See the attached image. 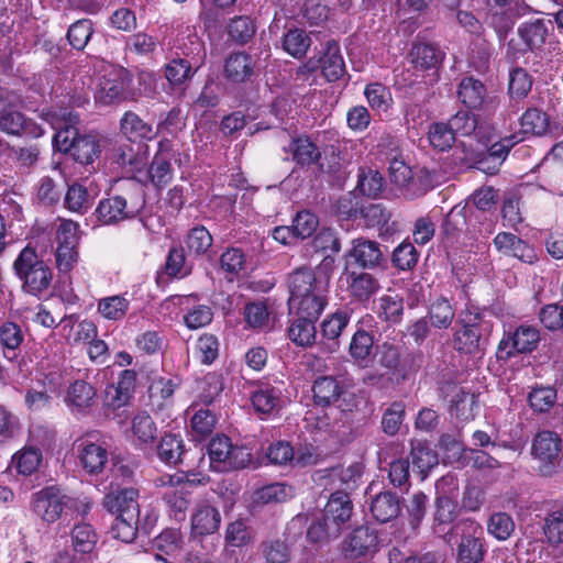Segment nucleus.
Here are the masks:
<instances>
[{
    "label": "nucleus",
    "instance_id": "1",
    "mask_svg": "<svg viewBox=\"0 0 563 563\" xmlns=\"http://www.w3.org/2000/svg\"><path fill=\"white\" fill-rule=\"evenodd\" d=\"M289 306L297 313L319 318L328 305L329 280L311 268L300 267L288 276Z\"/></svg>",
    "mask_w": 563,
    "mask_h": 563
},
{
    "label": "nucleus",
    "instance_id": "2",
    "mask_svg": "<svg viewBox=\"0 0 563 563\" xmlns=\"http://www.w3.org/2000/svg\"><path fill=\"white\" fill-rule=\"evenodd\" d=\"M459 329L453 334L454 349L464 354L484 352L493 331L490 321L476 308H466L457 319Z\"/></svg>",
    "mask_w": 563,
    "mask_h": 563
},
{
    "label": "nucleus",
    "instance_id": "3",
    "mask_svg": "<svg viewBox=\"0 0 563 563\" xmlns=\"http://www.w3.org/2000/svg\"><path fill=\"white\" fill-rule=\"evenodd\" d=\"M12 268L21 282L22 290L33 296H38L48 289L53 279L52 269L30 244L21 250Z\"/></svg>",
    "mask_w": 563,
    "mask_h": 563
},
{
    "label": "nucleus",
    "instance_id": "4",
    "mask_svg": "<svg viewBox=\"0 0 563 563\" xmlns=\"http://www.w3.org/2000/svg\"><path fill=\"white\" fill-rule=\"evenodd\" d=\"M563 442L560 434L552 430L537 432L531 443V455L539 462V471L544 476L563 472Z\"/></svg>",
    "mask_w": 563,
    "mask_h": 563
},
{
    "label": "nucleus",
    "instance_id": "5",
    "mask_svg": "<svg viewBox=\"0 0 563 563\" xmlns=\"http://www.w3.org/2000/svg\"><path fill=\"white\" fill-rule=\"evenodd\" d=\"M452 533L460 534L456 541V563H482L487 553V545L483 529L474 521H461L455 523Z\"/></svg>",
    "mask_w": 563,
    "mask_h": 563
},
{
    "label": "nucleus",
    "instance_id": "6",
    "mask_svg": "<svg viewBox=\"0 0 563 563\" xmlns=\"http://www.w3.org/2000/svg\"><path fill=\"white\" fill-rule=\"evenodd\" d=\"M210 466L219 472L246 467L252 455L246 448L233 445L230 438L218 434L208 444Z\"/></svg>",
    "mask_w": 563,
    "mask_h": 563
},
{
    "label": "nucleus",
    "instance_id": "7",
    "mask_svg": "<svg viewBox=\"0 0 563 563\" xmlns=\"http://www.w3.org/2000/svg\"><path fill=\"white\" fill-rule=\"evenodd\" d=\"M42 118L56 131L53 137L54 146L59 152L69 153L81 136L76 129L79 122L78 115L74 114L69 108H59L43 112Z\"/></svg>",
    "mask_w": 563,
    "mask_h": 563
},
{
    "label": "nucleus",
    "instance_id": "8",
    "mask_svg": "<svg viewBox=\"0 0 563 563\" xmlns=\"http://www.w3.org/2000/svg\"><path fill=\"white\" fill-rule=\"evenodd\" d=\"M19 97L13 91L10 104L0 103V132L10 136L37 139L44 134L41 125L16 110Z\"/></svg>",
    "mask_w": 563,
    "mask_h": 563
},
{
    "label": "nucleus",
    "instance_id": "9",
    "mask_svg": "<svg viewBox=\"0 0 563 563\" xmlns=\"http://www.w3.org/2000/svg\"><path fill=\"white\" fill-rule=\"evenodd\" d=\"M131 78L122 67H110L100 77L95 92V100L102 106L120 103L128 99Z\"/></svg>",
    "mask_w": 563,
    "mask_h": 563
},
{
    "label": "nucleus",
    "instance_id": "10",
    "mask_svg": "<svg viewBox=\"0 0 563 563\" xmlns=\"http://www.w3.org/2000/svg\"><path fill=\"white\" fill-rule=\"evenodd\" d=\"M540 342V332L532 325H519L504 333L497 347V358L508 361L517 354L531 353Z\"/></svg>",
    "mask_w": 563,
    "mask_h": 563
},
{
    "label": "nucleus",
    "instance_id": "11",
    "mask_svg": "<svg viewBox=\"0 0 563 563\" xmlns=\"http://www.w3.org/2000/svg\"><path fill=\"white\" fill-rule=\"evenodd\" d=\"M82 468L89 474L103 471L108 462V451L102 435L98 431L86 433L75 442Z\"/></svg>",
    "mask_w": 563,
    "mask_h": 563
},
{
    "label": "nucleus",
    "instance_id": "12",
    "mask_svg": "<svg viewBox=\"0 0 563 563\" xmlns=\"http://www.w3.org/2000/svg\"><path fill=\"white\" fill-rule=\"evenodd\" d=\"M143 205L129 203L121 195L103 198L93 211L99 225H117L125 220L137 217Z\"/></svg>",
    "mask_w": 563,
    "mask_h": 563
},
{
    "label": "nucleus",
    "instance_id": "13",
    "mask_svg": "<svg viewBox=\"0 0 563 563\" xmlns=\"http://www.w3.org/2000/svg\"><path fill=\"white\" fill-rule=\"evenodd\" d=\"M33 512L47 523L57 521L66 511V494L55 486L46 487L32 496Z\"/></svg>",
    "mask_w": 563,
    "mask_h": 563
},
{
    "label": "nucleus",
    "instance_id": "14",
    "mask_svg": "<svg viewBox=\"0 0 563 563\" xmlns=\"http://www.w3.org/2000/svg\"><path fill=\"white\" fill-rule=\"evenodd\" d=\"M196 53L184 58H174L165 66V77L173 86H180L190 80L205 64L206 48L202 43L196 45Z\"/></svg>",
    "mask_w": 563,
    "mask_h": 563
},
{
    "label": "nucleus",
    "instance_id": "15",
    "mask_svg": "<svg viewBox=\"0 0 563 563\" xmlns=\"http://www.w3.org/2000/svg\"><path fill=\"white\" fill-rule=\"evenodd\" d=\"M378 536L369 527L355 528L342 542V553L346 559L355 560L377 551Z\"/></svg>",
    "mask_w": 563,
    "mask_h": 563
},
{
    "label": "nucleus",
    "instance_id": "16",
    "mask_svg": "<svg viewBox=\"0 0 563 563\" xmlns=\"http://www.w3.org/2000/svg\"><path fill=\"white\" fill-rule=\"evenodd\" d=\"M349 256L353 260L354 264L363 269L379 268L386 263L380 244L365 238H358L352 241Z\"/></svg>",
    "mask_w": 563,
    "mask_h": 563
},
{
    "label": "nucleus",
    "instance_id": "17",
    "mask_svg": "<svg viewBox=\"0 0 563 563\" xmlns=\"http://www.w3.org/2000/svg\"><path fill=\"white\" fill-rule=\"evenodd\" d=\"M553 30L554 26L551 20L536 19L522 23L517 32L527 49L536 53L542 49Z\"/></svg>",
    "mask_w": 563,
    "mask_h": 563
},
{
    "label": "nucleus",
    "instance_id": "18",
    "mask_svg": "<svg viewBox=\"0 0 563 563\" xmlns=\"http://www.w3.org/2000/svg\"><path fill=\"white\" fill-rule=\"evenodd\" d=\"M221 516L218 509L208 501H199L191 516V532L202 537L214 533L220 526Z\"/></svg>",
    "mask_w": 563,
    "mask_h": 563
},
{
    "label": "nucleus",
    "instance_id": "19",
    "mask_svg": "<svg viewBox=\"0 0 563 563\" xmlns=\"http://www.w3.org/2000/svg\"><path fill=\"white\" fill-rule=\"evenodd\" d=\"M143 145L132 142L122 143L113 146L110 152V159L128 174H133L142 169L145 165V157L141 153Z\"/></svg>",
    "mask_w": 563,
    "mask_h": 563
},
{
    "label": "nucleus",
    "instance_id": "20",
    "mask_svg": "<svg viewBox=\"0 0 563 563\" xmlns=\"http://www.w3.org/2000/svg\"><path fill=\"white\" fill-rule=\"evenodd\" d=\"M495 247L507 256H514L525 263L537 260L534 250L525 241L510 232H499L494 239Z\"/></svg>",
    "mask_w": 563,
    "mask_h": 563
},
{
    "label": "nucleus",
    "instance_id": "21",
    "mask_svg": "<svg viewBox=\"0 0 563 563\" xmlns=\"http://www.w3.org/2000/svg\"><path fill=\"white\" fill-rule=\"evenodd\" d=\"M137 496V490L132 487L112 489L104 496L102 505L109 512L117 516L128 515L130 511L132 515L140 514Z\"/></svg>",
    "mask_w": 563,
    "mask_h": 563
},
{
    "label": "nucleus",
    "instance_id": "22",
    "mask_svg": "<svg viewBox=\"0 0 563 563\" xmlns=\"http://www.w3.org/2000/svg\"><path fill=\"white\" fill-rule=\"evenodd\" d=\"M347 291L358 302L368 301L380 288L378 279L365 272L346 273Z\"/></svg>",
    "mask_w": 563,
    "mask_h": 563
},
{
    "label": "nucleus",
    "instance_id": "23",
    "mask_svg": "<svg viewBox=\"0 0 563 563\" xmlns=\"http://www.w3.org/2000/svg\"><path fill=\"white\" fill-rule=\"evenodd\" d=\"M410 62L419 70H437L442 65L445 53L432 43H415L409 53Z\"/></svg>",
    "mask_w": 563,
    "mask_h": 563
},
{
    "label": "nucleus",
    "instance_id": "24",
    "mask_svg": "<svg viewBox=\"0 0 563 563\" xmlns=\"http://www.w3.org/2000/svg\"><path fill=\"white\" fill-rule=\"evenodd\" d=\"M353 505L350 496L343 492L331 494L324 510L323 517L341 532L344 525L351 519Z\"/></svg>",
    "mask_w": 563,
    "mask_h": 563
},
{
    "label": "nucleus",
    "instance_id": "25",
    "mask_svg": "<svg viewBox=\"0 0 563 563\" xmlns=\"http://www.w3.org/2000/svg\"><path fill=\"white\" fill-rule=\"evenodd\" d=\"M319 318H312L306 313H297L290 322L287 333L291 342L297 346L308 347L316 343L317 329L316 321Z\"/></svg>",
    "mask_w": 563,
    "mask_h": 563
},
{
    "label": "nucleus",
    "instance_id": "26",
    "mask_svg": "<svg viewBox=\"0 0 563 563\" xmlns=\"http://www.w3.org/2000/svg\"><path fill=\"white\" fill-rule=\"evenodd\" d=\"M254 58L246 52L231 53L224 63L225 77L233 82H244L254 75Z\"/></svg>",
    "mask_w": 563,
    "mask_h": 563
},
{
    "label": "nucleus",
    "instance_id": "27",
    "mask_svg": "<svg viewBox=\"0 0 563 563\" xmlns=\"http://www.w3.org/2000/svg\"><path fill=\"white\" fill-rule=\"evenodd\" d=\"M122 134L132 143L141 144L142 141L152 140L156 132L152 124L145 122L133 111H126L120 120Z\"/></svg>",
    "mask_w": 563,
    "mask_h": 563
},
{
    "label": "nucleus",
    "instance_id": "28",
    "mask_svg": "<svg viewBox=\"0 0 563 563\" xmlns=\"http://www.w3.org/2000/svg\"><path fill=\"white\" fill-rule=\"evenodd\" d=\"M141 514H133L130 511L128 515L117 516L112 523L113 536L125 542H132L136 538L139 529H143L145 533H150V517H147L143 525L140 519Z\"/></svg>",
    "mask_w": 563,
    "mask_h": 563
},
{
    "label": "nucleus",
    "instance_id": "29",
    "mask_svg": "<svg viewBox=\"0 0 563 563\" xmlns=\"http://www.w3.org/2000/svg\"><path fill=\"white\" fill-rule=\"evenodd\" d=\"M318 62L319 68H321L322 75L328 81H336L346 73L340 46L335 41L327 43L325 52Z\"/></svg>",
    "mask_w": 563,
    "mask_h": 563
},
{
    "label": "nucleus",
    "instance_id": "30",
    "mask_svg": "<svg viewBox=\"0 0 563 563\" xmlns=\"http://www.w3.org/2000/svg\"><path fill=\"white\" fill-rule=\"evenodd\" d=\"M96 396L91 384L77 379L68 387L65 401L71 411L82 412L95 404Z\"/></svg>",
    "mask_w": 563,
    "mask_h": 563
},
{
    "label": "nucleus",
    "instance_id": "31",
    "mask_svg": "<svg viewBox=\"0 0 563 563\" xmlns=\"http://www.w3.org/2000/svg\"><path fill=\"white\" fill-rule=\"evenodd\" d=\"M400 510L399 496L389 490L377 494L371 501V512L382 523L397 518Z\"/></svg>",
    "mask_w": 563,
    "mask_h": 563
},
{
    "label": "nucleus",
    "instance_id": "32",
    "mask_svg": "<svg viewBox=\"0 0 563 563\" xmlns=\"http://www.w3.org/2000/svg\"><path fill=\"white\" fill-rule=\"evenodd\" d=\"M374 351V338L363 328L357 329L349 344V355L358 366L368 365Z\"/></svg>",
    "mask_w": 563,
    "mask_h": 563
},
{
    "label": "nucleus",
    "instance_id": "33",
    "mask_svg": "<svg viewBox=\"0 0 563 563\" xmlns=\"http://www.w3.org/2000/svg\"><path fill=\"white\" fill-rule=\"evenodd\" d=\"M24 339V332L18 323L12 321L0 323V345L7 360H16Z\"/></svg>",
    "mask_w": 563,
    "mask_h": 563
},
{
    "label": "nucleus",
    "instance_id": "34",
    "mask_svg": "<svg viewBox=\"0 0 563 563\" xmlns=\"http://www.w3.org/2000/svg\"><path fill=\"white\" fill-rule=\"evenodd\" d=\"M434 329L446 330L455 319V309L444 296H438L430 300L426 316Z\"/></svg>",
    "mask_w": 563,
    "mask_h": 563
},
{
    "label": "nucleus",
    "instance_id": "35",
    "mask_svg": "<svg viewBox=\"0 0 563 563\" xmlns=\"http://www.w3.org/2000/svg\"><path fill=\"white\" fill-rule=\"evenodd\" d=\"M457 98L468 109H479L487 99L486 88L482 81L465 77L459 85Z\"/></svg>",
    "mask_w": 563,
    "mask_h": 563
},
{
    "label": "nucleus",
    "instance_id": "36",
    "mask_svg": "<svg viewBox=\"0 0 563 563\" xmlns=\"http://www.w3.org/2000/svg\"><path fill=\"white\" fill-rule=\"evenodd\" d=\"M286 152L291 154L292 161L299 166H310L318 164L321 158V151L308 137L294 139Z\"/></svg>",
    "mask_w": 563,
    "mask_h": 563
},
{
    "label": "nucleus",
    "instance_id": "37",
    "mask_svg": "<svg viewBox=\"0 0 563 563\" xmlns=\"http://www.w3.org/2000/svg\"><path fill=\"white\" fill-rule=\"evenodd\" d=\"M167 146L168 143L159 142V151L154 156L147 169L148 177L156 187H165L173 179V168L169 157L165 154Z\"/></svg>",
    "mask_w": 563,
    "mask_h": 563
},
{
    "label": "nucleus",
    "instance_id": "38",
    "mask_svg": "<svg viewBox=\"0 0 563 563\" xmlns=\"http://www.w3.org/2000/svg\"><path fill=\"white\" fill-rule=\"evenodd\" d=\"M251 401L256 412L271 413L280 406L282 390L269 384H262L252 393Z\"/></svg>",
    "mask_w": 563,
    "mask_h": 563
},
{
    "label": "nucleus",
    "instance_id": "39",
    "mask_svg": "<svg viewBox=\"0 0 563 563\" xmlns=\"http://www.w3.org/2000/svg\"><path fill=\"white\" fill-rule=\"evenodd\" d=\"M312 391L314 402L318 406L328 407L340 398L343 388L336 378L321 376L314 380Z\"/></svg>",
    "mask_w": 563,
    "mask_h": 563
},
{
    "label": "nucleus",
    "instance_id": "40",
    "mask_svg": "<svg viewBox=\"0 0 563 563\" xmlns=\"http://www.w3.org/2000/svg\"><path fill=\"white\" fill-rule=\"evenodd\" d=\"M351 314L345 310H336L328 316L321 323V335L330 342V347L335 350L339 346V336L347 327Z\"/></svg>",
    "mask_w": 563,
    "mask_h": 563
},
{
    "label": "nucleus",
    "instance_id": "41",
    "mask_svg": "<svg viewBox=\"0 0 563 563\" xmlns=\"http://www.w3.org/2000/svg\"><path fill=\"white\" fill-rule=\"evenodd\" d=\"M95 194L78 183L70 185L65 195V206L68 210L77 213H86L95 201Z\"/></svg>",
    "mask_w": 563,
    "mask_h": 563
},
{
    "label": "nucleus",
    "instance_id": "42",
    "mask_svg": "<svg viewBox=\"0 0 563 563\" xmlns=\"http://www.w3.org/2000/svg\"><path fill=\"white\" fill-rule=\"evenodd\" d=\"M227 33L236 45H245L254 37L256 24L247 15L234 16L227 25Z\"/></svg>",
    "mask_w": 563,
    "mask_h": 563
},
{
    "label": "nucleus",
    "instance_id": "43",
    "mask_svg": "<svg viewBox=\"0 0 563 563\" xmlns=\"http://www.w3.org/2000/svg\"><path fill=\"white\" fill-rule=\"evenodd\" d=\"M184 442L175 434H165L157 445V455L167 465H177L183 462Z\"/></svg>",
    "mask_w": 563,
    "mask_h": 563
},
{
    "label": "nucleus",
    "instance_id": "44",
    "mask_svg": "<svg viewBox=\"0 0 563 563\" xmlns=\"http://www.w3.org/2000/svg\"><path fill=\"white\" fill-rule=\"evenodd\" d=\"M310 45L311 38L306 33V31L301 29H290L283 36L284 51L297 59H300L306 56Z\"/></svg>",
    "mask_w": 563,
    "mask_h": 563
},
{
    "label": "nucleus",
    "instance_id": "45",
    "mask_svg": "<svg viewBox=\"0 0 563 563\" xmlns=\"http://www.w3.org/2000/svg\"><path fill=\"white\" fill-rule=\"evenodd\" d=\"M93 33V22L90 19H79L69 25L66 37L73 48L84 51Z\"/></svg>",
    "mask_w": 563,
    "mask_h": 563
},
{
    "label": "nucleus",
    "instance_id": "46",
    "mask_svg": "<svg viewBox=\"0 0 563 563\" xmlns=\"http://www.w3.org/2000/svg\"><path fill=\"white\" fill-rule=\"evenodd\" d=\"M477 409V400L474 394L465 391L463 388H457L453 395L450 405V411L463 421L471 420L475 417Z\"/></svg>",
    "mask_w": 563,
    "mask_h": 563
},
{
    "label": "nucleus",
    "instance_id": "47",
    "mask_svg": "<svg viewBox=\"0 0 563 563\" xmlns=\"http://www.w3.org/2000/svg\"><path fill=\"white\" fill-rule=\"evenodd\" d=\"M98 534L89 523H80L73 528L71 544L76 552L88 554L95 549Z\"/></svg>",
    "mask_w": 563,
    "mask_h": 563
},
{
    "label": "nucleus",
    "instance_id": "48",
    "mask_svg": "<svg viewBox=\"0 0 563 563\" xmlns=\"http://www.w3.org/2000/svg\"><path fill=\"white\" fill-rule=\"evenodd\" d=\"M357 189L369 198H376L384 189L385 181L378 170L360 168L357 175Z\"/></svg>",
    "mask_w": 563,
    "mask_h": 563
},
{
    "label": "nucleus",
    "instance_id": "49",
    "mask_svg": "<svg viewBox=\"0 0 563 563\" xmlns=\"http://www.w3.org/2000/svg\"><path fill=\"white\" fill-rule=\"evenodd\" d=\"M433 181L434 177L427 168L412 170L404 196L408 199L421 197L433 187Z\"/></svg>",
    "mask_w": 563,
    "mask_h": 563
},
{
    "label": "nucleus",
    "instance_id": "50",
    "mask_svg": "<svg viewBox=\"0 0 563 563\" xmlns=\"http://www.w3.org/2000/svg\"><path fill=\"white\" fill-rule=\"evenodd\" d=\"M69 153L76 162L86 165L99 156L100 145L95 136L81 135Z\"/></svg>",
    "mask_w": 563,
    "mask_h": 563
},
{
    "label": "nucleus",
    "instance_id": "51",
    "mask_svg": "<svg viewBox=\"0 0 563 563\" xmlns=\"http://www.w3.org/2000/svg\"><path fill=\"white\" fill-rule=\"evenodd\" d=\"M406 416V405L402 401L391 402L383 412L382 430L393 437L398 433Z\"/></svg>",
    "mask_w": 563,
    "mask_h": 563
},
{
    "label": "nucleus",
    "instance_id": "52",
    "mask_svg": "<svg viewBox=\"0 0 563 563\" xmlns=\"http://www.w3.org/2000/svg\"><path fill=\"white\" fill-rule=\"evenodd\" d=\"M549 125V115L537 108L527 109L521 117V129L523 133L540 136L548 132Z\"/></svg>",
    "mask_w": 563,
    "mask_h": 563
},
{
    "label": "nucleus",
    "instance_id": "53",
    "mask_svg": "<svg viewBox=\"0 0 563 563\" xmlns=\"http://www.w3.org/2000/svg\"><path fill=\"white\" fill-rule=\"evenodd\" d=\"M292 496V488L284 483H273L261 487L254 494L257 504L284 503Z\"/></svg>",
    "mask_w": 563,
    "mask_h": 563
},
{
    "label": "nucleus",
    "instance_id": "54",
    "mask_svg": "<svg viewBox=\"0 0 563 563\" xmlns=\"http://www.w3.org/2000/svg\"><path fill=\"white\" fill-rule=\"evenodd\" d=\"M132 432L140 443L148 444L156 439L157 428L152 417L142 411L132 420Z\"/></svg>",
    "mask_w": 563,
    "mask_h": 563
},
{
    "label": "nucleus",
    "instance_id": "55",
    "mask_svg": "<svg viewBox=\"0 0 563 563\" xmlns=\"http://www.w3.org/2000/svg\"><path fill=\"white\" fill-rule=\"evenodd\" d=\"M341 250L340 241L331 229H322L307 243V252L325 253L331 251L338 253Z\"/></svg>",
    "mask_w": 563,
    "mask_h": 563
},
{
    "label": "nucleus",
    "instance_id": "56",
    "mask_svg": "<svg viewBox=\"0 0 563 563\" xmlns=\"http://www.w3.org/2000/svg\"><path fill=\"white\" fill-rule=\"evenodd\" d=\"M379 362L382 366L393 369L394 374L398 375L401 379L408 378L407 360H401L398 347L393 344H383Z\"/></svg>",
    "mask_w": 563,
    "mask_h": 563
},
{
    "label": "nucleus",
    "instance_id": "57",
    "mask_svg": "<svg viewBox=\"0 0 563 563\" xmlns=\"http://www.w3.org/2000/svg\"><path fill=\"white\" fill-rule=\"evenodd\" d=\"M434 508L433 521L437 527L450 525L457 517V505L446 495L437 496Z\"/></svg>",
    "mask_w": 563,
    "mask_h": 563
},
{
    "label": "nucleus",
    "instance_id": "58",
    "mask_svg": "<svg viewBox=\"0 0 563 563\" xmlns=\"http://www.w3.org/2000/svg\"><path fill=\"white\" fill-rule=\"evenodd\" d=\"M558 394L553 387H536L528 395L530 407L536 412H548L556 402Z\"/></svg>",
    "mask_w": 563,
    "mask_h": 563
},
{
    "label": "nucleus",
    "instance_id": "59",
    "mask_svg": "<svg viewBox=\"0 0 563 563\" xmlns=\"http://www.w3.org/2000/svg\"><path fill=\"white\" fill-rule=\"evenodd\" d=\"M18 472L22 475L33 474L40 466L42 461V453L35 448H25L12 457Z\"/></svg>",
    "mask_w": 563,
    "mask_h": 563
},
{
    "label": "nucleus",
    "instance_id": "60",
    "mask_svg": "<svg viewBox=\"0 0 563 563\" xmlns=\"http://www.w3.org/2000/svg\"><path fill=\"white\" fill-rule=\"evenodd\" d=\"M185 242L189 253L201 255L211 247L212 236L205 227L198 225L188 232Z\"/></svg>",
    "mask_w": 563,
    "mask_h": 563
},
{
    "label": "nucleus",
    "instance_id": "61",
    "mask_svg": "<svg viewBox=\"0 0 563 563\" xmlns=\"http://www.w3.org/2000/svg\"><path fill=\"white\" fill-rule=\"evenodd\" d=\"M428 137L431 145L440 151H445L452 147L455 135L451 130L449 123L437 122L430 125Z\"/></svg>",
    "mask_w": 563,
    "mask_h": 563
},
{
    "label": "nucleus",
    "instance_id": "62",
    "mask_svg": "<svg viewBox=\"0 0 563 563\" xmlns=\"http://www.w3.org/2000/svg\"><path fill=\"white\" fill-rule=\"evenodd\" d=\"M129 309V301L122 296L102 298L98 303V311L109 320L122 319Z\"/></svg>",
    "mask_w": 563,
    "mask_h": 563
},
{
    "label": "nucleus",
    "instance_id": "63",
    "mask_svg": "<svg viewBox=\"0 0 563 563\" xmlns=\"http://www.w3.org/2000/svg\"><path fill=\"white\" fill-rule=\"evenodd\" d=\"M487 530L497 540L505 541L515 531V522L508 514L496 512L490 516Z\"/></svg>",
    "mask_w": 563,
    "mask_h": 563
},
{
    "label": "nucleus",
    "instance_id": "64",
    "mask_svg": "<svg viewBox=\"0 0 563 563\" xmlns=\"http://www.w3.org/2000/svg\"><path fill=\"white\" fill-rule=\"evenodd\" d=\"M543 532L550 544L559 545L563 543V507L545 517Z\"/></svg>",
    "mask_w": 563,
    "mask_h": 563
}]
</instances>
